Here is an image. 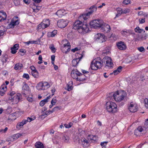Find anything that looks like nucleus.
I'll return each instance as SVG.
<instances>
[{"label":"nucleus","mask_w":148,"mask_h":148,"mask_svg":"<svg viewBox=\"0 0 148 148\" xmlns=\"http://www.w3.org/2000/svg\"><path fill=\"white\" fill-rule=\"evenodd\" d=\"M127 94L125 91H122L117 92L113 95L114 99L117 102L124 100L127 97Z\"/></svg>","instance_id":"f257e3e1"},{"label":"nucleus","mask_w":148,"mask_h":148,"mask_svg":"<svg viewBox=\"0 0 148 148\" xmlns=\"http://www.w3.org/2000/svg\"><path fill=\"white\" fill-rule=\"evenodd\" d=\"M106 108L108 112L115 113L117 111V106L114 102L109 101L106 103Z\"/></svg>","instance_id":"f03ea898"},{"label":"nucleus","mask_w":148,"mask_h":148,"mask_svg":"<svg viewBox=\"0 0 148 148\" xmlns=\"http://www.w3.org/2000/svg\"><path fill=\"white\" fill-rule=\"evenodd\" d=\"M103 62L101 60L97 59L93 60L90 66L91 69L92 70H96L98 69L101 68L103 66Z\"/></svg>","instance_id":"7ed1b4c3"},{"label":"nucleus","mask_w":148,"mask_h":148,"mask_svg":"<svg viewBox=\"0 0 148 148\" xmlns=\"http://www.w3.org/2000/svg\"><path fill=\"white\" fill-rule=\"evenodd\" d=\"M84 76V74L81 73L79 72L76 69L73 70L71 73V76L74 79H76L77 81H83L85 79V78H81L80 77H77V76Z\"/></svg>","instance_id":"20e7f679"},{"label":"nucleus","mask_w":148,"mask_h":148,"mask_svg":"<svg viewBox=\"0 0 148 148\" xmlns=\"http://www.w3.org/2000/svg\"><path fill=\"white\" fill-rule=\"evenodd\" d=\"M103 25V22L101 20H94L90 23L91 28H97L101 27Z\"/></svg>","instance_id":"39448f33"},{"label":"nucleus","mask_w":148,"mask_h":148,"mask_svg":"<svg viewBox=\"0 0 148 148\" xmlns=\"http://www.w3.org/2000/svg\"><path fill=\"white\" fill-rule=\"evenodd\" d=\"M50 87L49 84L46 82H39L36 86L37 89L39 90H46Z\"/></svg>","instance_id":"423d86ee"},{"label":"nucleus","mask_w":148,"mask_h":148,"mask_svg":"<svg viewBox=\"0 0 148 148\" xmlns=\"http://www.w3.org/2000/svg\"><path fill=\"white\" fill-rule=\"evenodd\" d=\"M10 99L11 100L12 104H16L21 99V95L20 93H18L16 94L13 98H12V97H10Z\"/></svg>","instance_id":"0eeeda50"},{"label":"nucleus","mask_w":148,"mask_h":148,"mask_svg":"<svg viewBox=\"0 0 148 148\" xmlns=\"http://www.w3.org/2000/svg\"><path fill=\"white\" fill-rule=\"evenodd\" d=\"M112 60L111 58L108 56L104 57L102 60L103 62L106 64V66L109 67H112L113 66Z\"/></svg>","instance_id":"6e6552de"},{"label":"nucleus","mask_w":148,"mask_h":148,"mask_svg":"<svg viewBox=\"0 0 148 148\" xmlns=\"http://www.w3.org/2000/svg\"><path fill=\"white\" fill-rule=\"evenodd\" d=\"M64 41L67 42L66 44H64L63 47H61V50L63 53H66L70 51L71 46L69 42H68L66 40L63 41Z\"/></svg>","instance_id":"1a4fd4ad"},{"label":"nucleus","mask_w":148,"mask_h":148,"mask_svg":"<svg viewBox=\"0 0 148 148\" xmlns=\"http://www.w3.org/2000/svg\"><path fill=\"white\" fill-rule=\"evenodd\" d=\"M82 25L83 23L82 21L79 20L77 21L74 24L73 28L75 29L78 30L79 32H81V29Z\"/></svg>","instance_id":"9d476101"},{"label":"nucleus","mask_w":148,"mask_h":148,"mask_svg":"<svg viewBox=\"0 0 148 148\" xmlns=\"http://www.w3.org/2000/svg\"><path fill=\"white\" fill-rule=\"evenodd\" d=\"M68 23V21L67 20H60L57 22V25L59 27L63 28L67 25Z\"/></svg>","instance_id":"9b49d317"},{"label":"nucleus","mask_w":148,"mask_h":148,"mask_svg":"<svg viewBox=\"0 0 148 148\" xmlns=\"http://www.w3.org/2000/svg\"><path fill=\"white\" fill-rule=\"evenodd\" d=\"M105 37L103 34L101 33H98L95 36V39L96 41L99 40L102 42L105 41Z\"/></svg>","instance_id":"f8f14e48"},{"label":"nucleus","mask_w":148,"mask_h":148,"mask_svg":"<svg viewBox=\"0 0 148 148\" xmlns=\"http://www.w3.org/2000/svg\"><path fill=\"white\" fill-rule=\"evenodd\" d=\"M138 107L136 104L131 102L128 104V109L132 112H135L137 110Z\"/></svg>","instance_id":"ddd939ff"},{"label":"nucleus","mask_w":148,"mask_h":148,"mask_svg":"<svg viewBox=\"0 0 148 148\" xmlns=\"http://www.w3.org/2000/svg\"><path fill=\"white\" fill-rule=\"evenodd\" d=\"M18 17L17 16H15L13 17L12 19V21L9 25H11L12 27H14L15 25H18L19 23V21L18 19Z\"/></svg>","instance_id":"4468645a"},{"label":"nucleus","mask_w":148,"mask_h":148,"mask_svg":"<svg viewBox=\"0 0 148 148\" xmlns=\"http://www.w3.org/2000/svg\"><path fill=\"white\" fill-rule=\"evenodd\" d=\"M122 35L125 36H128L130 34H134V32L131 30H124L121 32Z\"/></svg>","instance_id":"2eb2a0df"},{"label":"nucleus","mask_w":148,"mask_h":148,"mask_svg":"<svg viewBox=\"0 0 148 148\" xmlns=\"http://www.w3.org/2000/svg\"><path fill=\"white\" fill-rule=\"evenodd\" d=\"M7 90V87L4 84H2L0 88V95L3 96Z\"/></svg>","instance_id":"dca6fc26"},{"label":"nucleus","mask_w":148,"mask_h":148,"mask_svg":"<svg viewBox=\"0 0 148 148\" xmlns=\"http://www.w3.org/2000/svg\"><path fill=\"white\" fill-rule=\"evenodd\" d=\"M117 45L119 49L121 50H125L126 48V46L125 43L121 41L118 42Z\"/></svg>","instance_id":"f3484780"},{"label":"nucleus","mask_w":148,"mask_h":148,"mask_svg":"<svg viewBox=\"0 0 148 148\" xmlns=\"http://www.w3.org/2000/svg\"><path fill=\"white\" fill-rule=\"evenodd\" d=\"M92 14V12L90 11L87 13L83 14L79 17V19L81 20L82 19L86 20L87 19V18L86 17V16H89Z\"/></svg>","instance_id":"a211bd4d"},{"label":"nucleus","mask_w":148,"mask_h":148,"mask_svg":"<svg viewBox=\"0 0 148 148\" xmlns=\"http://www.w3.org/2000/svg\"><path fill=\"white\" fill-rule=\"evenodd\" d=\"M101 27L102 30L106 33L110 32L111 29L110 26L108 24L104 23V22L103 25Z\"/></svg>","instance_id":"6ab92c4d"},{"label":"nucleus","mask_w":148,"mask_h":148,"mask_svg":"<svg viewBox=\"0 0 148 148\" xmlns=\"http://www.w3.org/2000/svg\"><path fill=\"white\" fill-rule=\"evenodd\" d=\"M82 142V144L83 147L84 148H86L89 145V143L87 140L85 138H82L81 139Z\"/></svg>","instance_id":"aec40b11"},{"label":"nucleus","mask_w":148,"mask_h":148,"mask_svg":"<svg viewBox=\"0 0 148 148\" xmlns=\"http://www.w3.org/2000/svg\"><path fill=\"white\" fill-rule=\"evenodd\" d=\"M7 17L6 13L3 11H0V22L5 20Z\"/></svg>","instance_id":"412c9836"},{"label":"nucleus","mask_w":148,"mask_h":148,"mask_svg":"<svg viewBox=\"0 0 148 148\" xmlns=\"http://www.w3.org/2000/svg\"><path fill=\"white\" fill-rule=\"evenodd\" d=\"M88 25L87 24L83 25L82 27V28L81 29V32H88L89 29V28L88 27Z\"/></svg>","instance_id":"4be33fe9"},{"label":"nucleus","mask_w":148,"mask_h":148,"mask_svg":"<svg viewBox=\"0 0 148 148\" xmlns=\"http://www.w3.org/2000/svg\"><path fill=\"white\" fill-rule=\"evenodd\" d=\"M122 67L121 66H119L117 68L116 70H115L113 71V73H110V74H114V75H116L119 73H120L122 71Z\"/></svg>","instance_id":"5701e85b"},{"label":"nucleus","mask_w":148,"mask_h":148,"mask_svg":"<svg viewBox=\"0 0 148 148\" xmlns=\"http://www.w3.org/2000/svg\"><path fill=\"white\" fill-rule=\"evenodd\" d=\"M65 14V11L63 10H59L56 12V14L59 17L64 15Z\"/></svg>","instance_id":"b1692460"},{"label":"nucleus","mask_w":148,"mask_h":148,"mask_svg":"<svg viewBox=\"0 0 148 148\" xmlns=\"http://www.w3.org/2000/svg\"><path fill=\"white\" fill-rule=\"evenodd\" d=\"M16 139H17L16 137V135L15 134L13 135L12 136H10L6 140V141L7 142H9V141H10L12 142H13L14 140H16Z\"/></svg>","instance_id":"393cba45"},{"label":"nucleus","mask_w":148,"mask_h":148,"mask_svg":"<svg viewBox=\"0 0 148 148\" xmlns=\"http://www.w3.org/2000/svg\"><path fill=\"white\" fill-rule=\"evenodd\" d=\"M23 67V65L22 64L18 63L15 64L14 69L16 70H19Z\"/></svg>","instance_id":"a878e982"},{"label":"nucleus","mask_w":148,"mask_h":148,"mask_svg":"<svg viewBox=\"0 0 148 148\" xmlns=\"http://www.w3.org/2000/svg\"><path fill=\"white\" fill-rule=\"evenodd\" d=\"M50 98V96L47 97L45 99L41 101L40 103V106H43L46 102H47L48 100Z\"/></svg>","instance_id":"bb28decb"},{"label":"nucleus","mask_w":148,"mask_h":148,"mask_svg":"<svg viewBox=\"0 0 148 148\" xmlns=\"http://www.w3.org/2000/svg\"><path fill=\"white\" fill-rule=\"evenodd\" d=\"M16 113H14L9 115L8 119V120L12 121L16 119V117L15 116Z\"/></svg>","instance_id":"cd10ccee"},{"label":"nucleus","mask_w":148,"mask_h":148,"mask_svg":"<svg viewBox=\"0 0 148 148\" xmlns=\"http://www.w3.org/2000/svg\"><path fill=\"white\" fill-rule=\"evenodd\" d=\"M48 26L44 23H43L42 22L40 24H39L38 27V29H40L41 28L42 29H45L48 27Z\"/></svg>","instance_id":"c85d7f7f"},{"label":"nucleus","mask_w":148,"mask_h":148,"mask_svg":"<svg viewBox=\"0 0 148 148\" xmlns=\"http://www.w3.org/2000/svg\"><path fill=\"white\" fill-rule=\"evenodd\" d=\"M26 122H24V121L23 120L22 122L18 123L16 125L17 128L19 129L22 127L25 124Z\"/></svg>","instance_id":"c756f323"},{"label":"nucleus","mask_w":148,"mask_h":148,"mask_svg":"<svg viewBox=\"0 0 148 148\" xmlns=\"http://www.w3.org/2000/svg\"><path fill=\"white\" fill-rule=\"evenodd\" d=\"M8 56L6 55H3L1 57V60L3 63L6 62L8 60Z\"/></svg>","instance_id":"7c9ffc66"},{"label":"nucleus","mask_w":148,"mask_h":148,"mask_svg":"<svg viewBox=\"0 0 148 148\" xmlns=\"http://www.w3.org/2000/svg\"><path fill=\"white\" fill-rule=\"evenodd\" d=\"M35 146L36 148H43L44 147L43 144L38 142L36 143Z\"/></svg>","instance_id":"2f4dec72"},{"label":"nucleus","mask_w":148,"mask_h":148,"mask_svg":"<svg viewBox=\"0 0 148 148\" xmlns=\"http://www.w3.org/2000/svg\"><path fill=\"white\" fill-rule=\"evenodd\" d=\"M97 7L96 6V5H93L89 8V9L90 10V12H92L93 13L94 12H95L97 10Z\"/></svg>","instance_id":"473e14b6"},{"label":"nucleus","mask_w":148,"mask_h":148,"mask_svg":"<svg viewBox=\"0 0 148 148\" xmlns=\"http://www.w3.org/2000/svg\"><path fill=\"white\" fill-rule=\"evenodd\" d=\"M35 118V117L33 116H31L30 117H28L27 120H24V122H25L26 123L28 122H30L34 120Z\"/></svg>","instance_id":"72a5a7b5"},{"label":"nucleus","mask_w":148,"mask_h":148,"mask_svg":"<svg viewBox=\"0 0 148 148\" xmlns=\"http://www.w3.org/2000/svg\"><path fill=\"white\" fill-rule=\"evenodd\" d=\"M78 59H73L72 61V64L73 66H77L78 63Z\"/></svg>","instance_id":"f704fd0d"},{"label":"nucleus","mask_w":148,"mask_h":148,"mask_svg":"<svg viewBox=\"0 0 148 148\" xmlns=\"http://www.w3.org/2000/svg\"><path fill=\"white\" fill-rule=\"evenodd\" d=\"M143 30V29L140 28L139 27H136L134 29V31L136 32L139 33H141Z\"/></svg>","instance_id":"c9c22d12"},{"label":"nucleus","mask_w":148,"mask_h":148,"mask_svg":"<svg viewBox=\"0 0 148 148\" xmlns=\"http://www.w3.org/2000/svg\"><path fill=\"white\" fill-rule=\"evenodd\" d=\"M148 119H147L144 123V124L143 125V127L144 129L146 130L148 128Z\"/></svg>","instance_id":"e433bc0d"},{"label":"nucleus","mask_w":148,"mask_h":148,"mask_svg":"<svg viewBox=\"0 0 148 148\" xmlns=\"http://www.w3.org/2000/svg\"><path fill=\"white\" fill-rule=\"evenodd\" d=\"M42 23H44L48 27L50 25V21L49 19H45L43 20L42 21Z\"/></svg>","instance_id":"4c0bfd02"},{"label":"nucleus","mask_w":148,"mask_h":148,"mask_svg":"<svg viewBox=\"0 0 148 148\" xmlns=\"http://www.w3.org/2000/svg\"><path fill=\"white\" fill-rule=\"evenodd\" d=\"M31 73L34 77H37L38 76V73L37 71H32Z\"/></svg>","instance_id":"58836bf2"},{"label":"nucleus","mask_w":148,"mask_h":148,"mask_svg":"<svg viewBox=\"0 0 148 148\" xmlns=\"http://www.w3.org/2000/svg\"><path fill=\"white\" fill-rule=\"evenodd\" d=\"M143 102L145 107L147 108H148V99L145 98L144 99Z\"/></svg>","instance_id":"ea45409f"},{"label":"nucleus","mask_w":148,"mask_h":148,"mask_svg":"<svg viewBox=\"0 0 148 148\" xmlns=\"http://www.w3.org/2000/svg\"><path fill=\"white\" fill-rule=\"evenodd\" d=\"M27 100L29 102H32L33 101V96L32 95H29L27 98Z\"/></svg>","instance_id":"a19ab883"},{"label":"nucleus","mask_w":148,"mask_h":148,"mask_svg":"<svg viewBox=\"0 0 148 148\" xmlns=\"http://www.w3.org/2000/svg\"><path fill=\"white\" fill-rule=\"evenodd\" d=\"M72 123L71 122H70L68 124H64V126L66 128H70L72 126Z\"/></svg>","instance_id":"79ce46f5"},{"label":"nucleus","mask_w":148,"mask_h":148,"mask_svg":"<svg viewBox=\"0 0 148 148\" xmlns=\"http://www.w3.org/2000/svg\"><path fill=\"white\" fill-rule=\"evenodd\" d=\"M51 37L54 36L57 33V31L56 30H54L52 32L49 33Z\"/></svg>","instance_id":"37998d69"},{"label":"nucleus","mask_w":148,"mask_h":148,"mask_svg":"<svg viewBox=\"0 0 148 148\" xmlns=\"http://www.w3.org/2000/svg\"><path fill=\"white\" fill-rule=\"evenodd\" d=\"M116 10L118 12V13L120 15L122 14L123 9L121 8H119L116 9Z\"/></svg>","instance_id":"c03bdc74"},{"label":"nucleus","mask_w":148,"mask_h":148,"mask_svg":"<svg viewBox=\"0 0 148 148\" xmlns=\"http://www.w3.org/2000/svg\"><path fill=\"white\" fill-rule=\"evenodd\" d=\"M50 49L51 50L52 52L55 53L56 51V49L53 45H51L49 47Z\"/></svg>","instance_id":"a18cd8bd"},{"label":"nucleus","mask_w":148,"mask_h":148,"mask_svg":"<svg viewBox=\"0 0 148 148\" xmlns=\"http://www.w3.org/2000/svg\"><path fill=\"white\" fill-rule=\"evenodd\" d=\"M63 139L64 140L65 142H67L69 141V138L67 135H66L64 136L63 137Z\"/></svg>","instance_id":"49530a36"},{"label":"nucleus","mask_w":148,"mask_h":148,"mask_svg":"<svg viewBox=\"0 0 148 148\" xmlns=\"http://www.w3.org/2000/svg\"><path fill=\"white\" fill-rule=\"evenodd\" d=\"M19 48V45L18 44H16L14 45L13 47H11V48H12V49H15L16 50H18Z\"/></svg>","instance_id":"de8ad7c7"},{"label":"nucleus","mask_w":148,"mask_h":148,"mask_svg":"<svg viewBox=\"0 0 148 148\" xmlns=\"http://www.w3.org/2000/svg\"><path fill=\"white\" fill-rule=\"evenodd\" d=\"M8 130V128L7 127H5V129H1L0 130V133H5Z\"/></svg>","instance_id":"09e8293b"},{"label":"nucleus","mask_w":148,"mask_h":148,"mask_svg":"<svg viewBox=\"0 0 148 148\" xmlns=\"http://www.w3.org/2000/svg\"><path fill=\"white\" fill-rule=\"evenodd\" d=\"M60 107L58 106H56L53 109V111H54V112L55 111H58V110H60Z\"/></svg>","instance_id":"8fccbe9b"},{"label":"nucleus","mask_w":148,"mask_h":148,"mask_svg":"<svg viewBox=\"0 0 148 148\" xmlns=\"http://www.w3.org/2000/svg\"><path fill=\"white\" fill-rule=\"evenodd\" d=\"M108 143L107 141L103 142H101L100 144L101 146L106 147V145Z\"/></svg>","instance_id":"3c124183"},{"label":"nucleus","mask_w":148,"mask_h":148,"mask_svg":"<svg viewBox=\"0 0 148 148\" xmlns=\"http://www.w3.org/2000/svg\"><path fill=\"white\" fill-rule=\"evenodd\" d=\"M130 12V10L128 9H124V10H123L122 14H126L129 12Z\"/></svg>","instance_id":"603ef678"},{"label":"nucleus","mask_w":148,"mask_h":148,"mask_svg":"<svg viewBox=\"0 0 148 148\" xmlns=\"http://www.w3.org/2000/svg\"><path fill=\"white\" fill-rule=\"evenodd\" d=\"M136 130L138 131L139 132H140V133L145 129L143 128H142L141 127L139 126L136 129Z\"/></svg>","instance_id":"864d4df0"},{"label":"nucleus","mask_w":148,"mask_h":148,"mask_svg":"<svg viewBox=\"0 0 148 148\" xmlns=\"http://www.w3.org/2000/svg\"><path fill=\"white\" fill-rule=\"evenodd\" d=\"M138 49L140 52H144L145 49L143 47H141L138 48Z\"/></svg>","instance_id":"5fc2aeb1"},{"label":"nucleus","mask_w":148,"mask_h":148,"mask_svg":"<svg viewBox=\"0 0 148 148\" xmlns=\"http://www.w3.org/2000/svg\"><path fill=\"white\" fill-rule=\"evenodd\" d=\"M56 102V100L55 98H53L51 101V103L52 105H54Z\"/></svg>","instance_id":"6e6d98bb"},{"label":"nucleus","mask_w":148,"mask_h":148,"mask_svg":"<svg viewBox=\"0 0 148 148\" xmlns=\"http://www.w3.org/2000/svg\"><path fill=\"white\" fill-rule=\"evenodd\" d=\"M139 21L140 23H143L145 21V18H144L141 19L140 18L139 19Z\"/></svg>","instance_id":"4d7b16f0"},{"label":"nucleus","mask_w":148,"mask_h":148,"mask_svg":"<svg viewBox=\"0 0 148 148\" xmlns=\"http://www.w3.org/2000/svg\"><path fill=\"white\" fill-rule=\"evenodd\" d=\"M23 134H24L23 133H22V134L17 133V134H15L16 136V137L17 139L19 137H21V136H23Z\"/></svg>","instance_id":"13d9d810"},{"label":"nucleus","mask_w":148,"mask_h":148,"mask_svg":"<svg viewBox=\"0 0 148 148\" xmlns=\"http://www.w3.org/2000/svg\"><path fill=\"white\" fill-rule=\"evenodd\" d=\"M130 2V0H125L123 1V3L125 5H127Z\"/></svg>","instance_id":"bf43d9fd"},{"label":"nucleus","mask_w":148,"mask_h":148,"mask_svg":"<svg viewBox=\"0 0 148 148\" xmlns=\"http://www.w3.org/2000/svg\"><path fill=\"white\" fill-rule=\"evenodd\" d=\"M68 86V88L67 89V90L68 91H70L72 89L73 87H72V86L70 85L69 84H67Z\"/></svg>","instance_id":"052dcab7"},{"label":"nucleus","mask_w":148,"mask_h":148,"mask_svg":"<svg viewBox=\"0 0 148 148\" xmlns=\"http://www.w3.org/2000/svg\"><path fill=\"white\" fill-rule=\"evenodd\" d=\"M14 2L16 5H17L20 3V1L19 0H14Z\"/></svg>","instance_id":"680f3d73"},{"label":"nucleus","mask_w":148,"mask_h":148,"mask_svg":"<svg viewBox=\"0 0 148 148\" xmlns=\"http://www.w3.org/2000/svg\"><path fill=\"white\" fill-rule=\"evenodd\" d=\"M23 77L24 78H26L27 79H29V75L28 74H24L23 75Z\"/></svg>","instance_id":"e2e57ef3"},{"label":"nucleus","mask_w":148,"mask_h":148,"mask_svg":"<svg viewBox=\"0 0 148 148\" xmlns=\"http://www.w3.org/2000/svg\"><path fill=\"white\" fill-rule=\"evenodd\" d=\"M30 68L32 70V71H37L36 70V68L33 66H31L30 67Z\"/></svg>","instance_id":"0e129e2a"},{"label":"nucleus","mask_w":148,"mask_h":148,"mask_svg":"<svg viewBox=\"0 0 148 148\" xmlns=\"http://www.w3.org/2000/svg\"><path fill=\"white\" fill-rule=\"evenodd\" d=\"M11 53L12 54H15L17 52V51H16L17 50H16V49H12V48H11Z\"/></svg>","instance_id":"69168bd1"},{"label":"nucleus","mask_w":148,"mask_h":148,"mask_svg":"<svg viewBox=\"0 0 148 148\" xmlns=\"http://www.w3.org/2000/svg\"><path fill=\"white\" fill-rule=\"evenodd\" d=\"M38 68L39 70L44 69H45V67L43 66L40 65L38 66Z\"/></svg>","instance_id":"338daca9"},{"label":"nucleus","mask_w":148,"mask_h":148,"mask_svg":"<svg viewBox=\"0 0 148 148\" xmlns=\"http://www.w3.org/2000/svg\"><path fill=\"white\" fill-rule=\"evenodd\" d=\"M140 134V132H139L138 131V130L136 129L135 130L134 134L135 135L138 136Z\"/></svg>","instance_id":"774afa93"}]
</instances>
